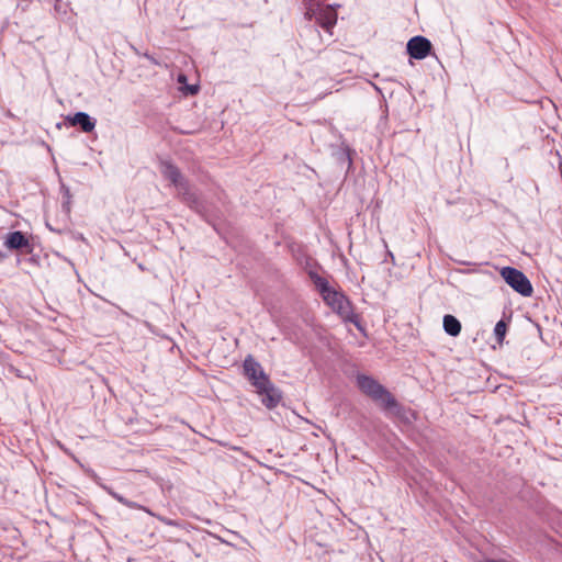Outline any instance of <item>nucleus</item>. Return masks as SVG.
Wrapping results in <instances>:
<instances>
[{
	"label": "nucleus",
	"instance_id": "11",
	"mask_svg": "<svg viewBox=\"0 0 562 562\" xmlns=\"http://www.w3.org/2000/svg\"><path fill=\"white\" fill-rule=\"evenodd\" d=\"M110 495L116 499L119 503H121L122 505L128 507V508H134V509H142L144 512H146L147 514L149 515H154L148 508L133 502V501H130L127 498H125L124 496H122L121 494L116 493V492H113V491H110Z\"/></svg>",
	"mask_w": 562,
	"mask_h": 562
},
{
	"label": "nucleus",
	"instance_id": "13",
	"mask_svg": "<svg viewBox=\"0 0 562 562\" xmlns=\"http://www.w3.org/2000/svg\"><path fill=\"white\" fill-rule=\"evenodd\" d=\"M318 10H319L318 7L314 8L313 5H310L305 13L306 19H308V20L315 19L316 20Z\"/></svg>",
	"mask_w": 562,
	"mask_h": 562
},
{
	"label": "nucleus",
	"instance_id": "4",
	"mask_svg": "<svg viewBox=\"0 0 562 562\" xmlns=\"http://www.w3.org/2000/svg\"><path fill=\"white\" fill-rule=\"evenodd\" d=\"M161 173L176 188L182 201L198 213H203L204 206L199 196L191 190L188 182L183 179L180 170L172 164L165 161L161 164Z\"/></svg>",
	"mask_w": 562,
	"mask_h": 562
},
{
	"label": "nucleus",
	"instance_id": "12",
	"mask_svg": "<svg viewBox=\"0 0 562 562\" xmlns=\"http://www.w3.org/2000/svg\"><path fill=\"white\" fill-rule=\"evenodd\" d=\"M506 331H507V324L505 321L501 319L496 323L495 325V328H494V335H495V338L496 340L502 344L504 338H505V335H506Z\"/></svg>",
	"mask_w": 562,
	"mask_h": 562
},
{
	"label": "nucleus",
	"instance_id": "8",
	"mask_svg": "<svg viewBox=\"0 0 562 562\" xmlns=\"http://www.w3.org/2000/svg\"><path fill=\"white\" fill-rule=\"evenodd\" d=\"M71 126H80L85 133H90L95 127V121L86 112H77L72 116L67 117Z\"/></svg>",
	"mask_w": 562,
	"mask_h": 562
},
{
	"label": "nucleus",
	"instance_id": "10",
	"mask_svg": "<svg viewBox=\"0 0 562 562\" xmlns=\"http://www.w3.org/2000/svg\"><path fill=\"white\" fill-rule=\"evenodd\" d=\"M443 329L448 335L457 337L461 331V323L453 315L447 314L443 316Z\"/></svg>",
	"mask_w": 562,
	"mask_h": 562
},
{
	"label": "nucleus",
	"instance_id": "17",
	"mask_svg": "<svg viewBox=\"0 0 562 562\" xmlns=\"http://www.w3.org/2000/svg\"><path fill=\"white\" fill-rule=\"evenodd\" d=\"M160 521H165L167 524H170L169 521L165 520L164 518H160Z\"/></svg>",
	"mask_w": 562,
	"mask_h": 562
},
{
	"label": "nucleus",
	"instance_id": "1",
	"mask_svg": "<svg viewBox=\"0 0 562 562\" xmlns=\"http://www.w3.org/2000/svg\"><path fill=\"white\" fill-rule=\"evenodd\" d=\"M244 373L261 396L262 404L271 409L281 401L280 391L271 383L261 364L251 356L244 360Z\"/></svg>",
	"mask_w": 562,
	"mask_h": 562
},
{
	"label": "nucleus",
	"instance_id": "15",
	"mask_svg": "<svg viewBox=\"0 0 562 562\" xmlns=\"http://www.w3.org/2000/svg\"><path fill=\"white\" fill-rule=\"evenodd\" d=\"M485 562H504L503 560H493V559H488L486 560Z\"/></svg>",
	"mask_w": 562,
	"mask_h": 562
},
{
	"label": "nucleus",
	"instance_id": "7",
	"mask_svg": "<svg viewBox=\"0 0 562 562\" xmlns=\"http://www.w3.org/2000/svg\"><path fill=\"white\" fill-rule=\"evenodd\" d=\"M4 246L10 250H19L25 254L32 252L31 241L21 231L8 233L4 238Z\"/></svg>",
	"mask_w": 562,
	"mask_h": 562
},
{
	"label": "nucleus",
	"instance_id": "3",
	"mask_svg": "<svg viewBox=\"0 0 562 562\" xmlns=\"http://www.w3.org/2000/svg\"><path fill=\"white\" fill-rule=\"evenodd\" d=\"M358 387L373 401L378 402L391 415H400L401 406L394 396L373 378L360 374L357 376Z\"/></svg>",
	"mask_w": 562,
	"mask_h": 562
},
{
	"label": "nucleus",
	"instance_id": "2",
	"mask_svg": "<svg viewBox=\"0 0 562 562\" xmlns=\"http://www.w3.org/2000/svg\"><path fill=\"white\" fill-rule=\"evenodd\" d=\"M312 279L324 302L345 321L357 324L349 300L333 289L324 278L312 274Z\"/></svg>",
	"mask_w": 562,
	"mask_h": 562
},
{
	"label": "nucleus",
	"instance_id": "14",
	"mask_svg": "<svg viewBox=\"0 0 562 562\" xmlns=\"http://www.w3.org/2000/svg\"><path fill=\"white\" fill-rule=\"evenodd\" d=\"M189 90H190V93H191V94H194V93H196V92H198V88H196V87H194V86L190 87V88H189Z\"/></svg>",
	"mask_w": 562,
	"mask_h": 562
},
{
	"label": "nucleus",
	"instance_id": "5",
	"mask_svg": "<svg viewBox=\"0 0 562 562\" xmlns=\"http://www.w3.org/2000/svg\"><path fill=\"white\" fill-rule=\"evenodd\" d=\"M501 276L505 282L520 295L530 296L532 294V285L520 270L513 267H504L501 270Z\"/></svg>",
	"mask_w": 562,
	"mask_h": 562
},
{
	"label": "nucleus",
	"instance_id": "9",
	"mask_svg": "<svg viewBox=\"0 0 562 562\" xmlns=\"http://www.w3.org/2000/svg\"><path fill=\"white\" fill-rule=\"evenodd\" d=\"M317 23L325 30H330L337 22V12L330 7L319 8L316 16Z\"/></svg>",
	"mask_w": 562,
	"mask_h": 562
},
{
	"label": "nucleus",
	"instance_id": "16",
	"mask_svg": "<svg viewBox=\"0 0 562 562\" xmlns=\"http://www.w3.org/2000/svg\"><path fill=\"white\" fill-rule=\"evenodd\" d=\"M4 259V255L0 251V261Z\"/></svg>",
	"mask_w": 562,
	"mask_h": 562
},
{
	"label": "nucleus",
	"instance_id": "6",
	"mask_svg": "<svg viewBox=\"0 0 562 562\" xmlns=\"http://www.w3.org/2000/svg\"><path fill=\"white\" fill-rule=\"evenodd\" d=\"M432 45L430 41L424 36L417 35L412 37L406 45L408 55L415 59H424L430 53Z\"/></svg>",
	"mask_w": 562,
	"mask_h": 562
}]
</instances>
